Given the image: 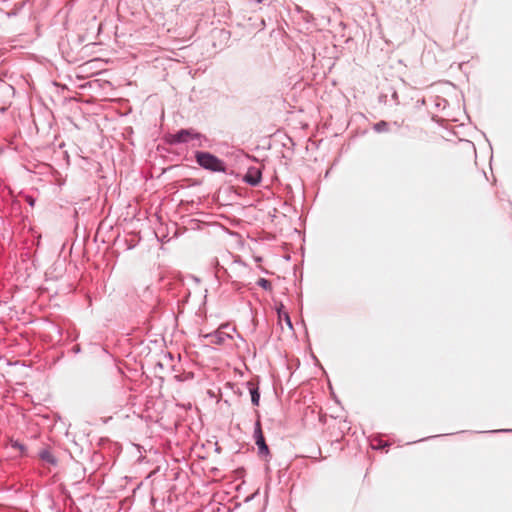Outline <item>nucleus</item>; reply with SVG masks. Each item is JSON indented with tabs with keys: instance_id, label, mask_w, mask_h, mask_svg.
<instances>
[{
	"instance_id": "nucleus-1",
	"label": "nucleus",
	"mask_w": 512,
	"mask_h": 512,
	"mask_svg": "<svg viewBox=\"0 0 512 512\" xmlns=\"http://www.w3.org/2000/svg\"><path fill=\"white\" fill-rule=\"evenodd\" d=\"M197 162L200 166L205 169H209L211 171L216 172H224L225 166L224 163L218 159L216 156L206 153V152H198L196 155Z\"/></svg>"
},
{
	"instance_id": "nucleus-8",
	"label": "nucleus",
	"mask_w": 512,
	"mask_h": 512,
	"mask_svg": "<svg viewBox=\"0 0 512 512\" xmlns=\"http://www.w3.org/2000/svg\"><path fill=\"white\" fill-rule=\"evenodd\" d=\"M257 283L260 287L264 288L265 290H271L272 285L269 280L265 278H260Z\"/></svg>"
},
{
	"instance_id": "nucleus-10",
	"label": "nucleus",
	"mask_w": 512,
	"mask_h": 512,
	"mask_svg": "<svg viewBox=\"0 0 512 512\" xmlns=\"http://www.w3.org/2000/svg\"><path fill=\"white\" fill-rule=\"evenodd\" d=\"M387 123L386 122H380L376 125V129L380 131L382 128H386Z\"/></svg>"
},
{
	"instance_id": "nucleus-2",
	"label": "nucleus",
	"mask_w": 512,
	"mask_h": 512,
	"mask_svg": "<svg viewBox=\"0 0 512 512\" xmlns=\"http://www.w3.org/2000/svg\"><path fill=\"white\" fill-rule=\"evenodd\" d=\"M255 443L258 446L259 452L264 455L269 454V448L265 442L264 435L261 429V423L258 419L255 423V431H254Z\"/></svg>"
},
{
	"instance_id": "nucleus-6",
	"label": "nucleus",
	"mask_w": 512,
	"mask_h": 512,
	"mask_svg": "<svg viewBox=\"0 0 512 512\" xmlns=\"http://www.w3.org/2000/svg\"><path fill=\"white\" fill-rule=\"evenodd\" d=\"M278 316H279V320L284 319L285 322L287 323V325L289 326V328H292V323H291L290 317L287 312H282V310L279 309Z\"/></svg>"
},
{
	"instance_id": "nucleus-5",
	"label": "nucleus",
	"mask_w": 512,
	"mask_h": 512,
	"mask_svg": "<svg viewBox=\"0 0 512 512\" xmlns=\"http://www.w3.org/2000/svg\"><path fill=\"white\" fill-rule=\"evenodd\" d=\"M39 457L45 463H48L51 465L57 464L56 458L54 457V455L51 453V451L49 449H43L42 451H40Z\"/></svg>"
},
{
	"instance_id": "nucleus-9",
	"label": "nucleus",
	"mask_w": 512,
	"mask_h": 512,
	"mask_svg": "<svg viewBox=\"0 0 512 512\" xmlns=\"http://www.w3.org/2000/svg\"><path fill=\"white\" fill-rule=\"evenodd\" d=\"M260 400V394L256 389L251 390V401L254 405H258Z\"/></svg>"
},
{
	"instance_id": "nucleus-11",
	"label": "nucleus",
	"mask_w": 512,
	"mask_h": 512,
	"mask_svg": "<svg viewBox=\"0 0 512 512\" xmlns=\"http://www.w3.org/2000/svg\"><path fill=\"white\" fill-rule=\"evenodd\" d=\"M26 199H27L28 203H29L31 206H34L35 201H34V199H33L32 197H27Z\"/></svg>"
},
{
	"instance_id": "nucleus-7",
	"label": "nucleus",
	"mask_w": 512,
	"mask_h": 512,
	"mask_svg": "<svg viewBox=\"0 0 512 512\" xmlns=\"http://www.w3.org/2000/svg\"><path fill=\"white\" fill-rule=\"evenodd\" d=\"M11 446L12 448H14L15 450L19 451V453L21 455H24L25 454V451H26V448L23 444L19 443L18 441H13L11 443Z\"/></svg>"
},
{
	"instance_id": "nucleus-3",
	"label": "nucleus",
	"mask_w": 512,
	"mask_h": 512,
	"mask_svg": "<svg viewBox=\"0 0 512 512\" xmlns=\"http://www.w3.org/2000/svg\"><path fill=\"white\" fill-rule=\"evenodd\" d=\"M244 180L250 185H258L261 180V171L256 167L249 168L244 176Z\"/></svg>"
},
{
	"instance_id": "nucleus-4",
	"label": "nucleus",
	"mask_w": 512,
	"mask_h": 512,
	"mask_svg": "<svg viewBox=\"0 0 512 512\" xmlns=\"http://www.w3.org/2000/svg\"><path fill=\"white\" fill-rule=\"evenodd\" d=\"M196 136L197 134H193L190 130H181L172 136V141L175 143L187 142Z\"/></svg>"
}]
</instances>
